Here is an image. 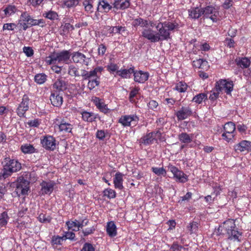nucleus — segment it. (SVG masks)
<instances>
[{
  "label": "nucleus",
  "instance_id": "nucleus-1",
  "mask_svg": "<svg viewBox=\"0 0 251 251\" xmlns=\"http://www.w3.org/2000/svg\"><path fill=\"white\" fill-rule=\"evenodd\" d=\"M37 180V176L34 172H25L17 179L15 192L18 196L27 194L29 190V183H34Z\"/></svg>",
  "mask_w": 251,
  "mask_h": 251
},
{
  "label": "nucleus",
  "instance_id": "nucleus-2",
  "mask_svg": "<svg viewBox=\"0 0 251 251\" xmlns=\"http://www.w3.org/2000/svg\"><path fill=\"white\" fill-rule=\"evenodd\" d=\"M218 231L223 234H226L229 240L240 242L242 233L238 231L235 222L228 219L224 222L218 228Z\"/></svg>",
  "mask_w": 251,
  "mask_h": 251
},
{
  "label": "nucleus",
  "instance_id": "nucleus-3",
  "mask_svg": "<svg viewBox=\"0 0 251 251\" xmlns=\"http://www.w3.org/2000/svg\"><path fill=\"white\" fill-rule=\"evenodd\" d=\"M178 24L171 22H159L156 26L158 32L157 37L159 38V41L169 39L171 31L177 28Z\"/></svg>",
  "mask_w": 251,
  "mask_h": 251
},
{
  "label": "nucleus",
  "instance_id": "nucleus-4",
  "mask_svg": "<svg viewBox=\"0 0 251 251\" xmlns=\"http://www.w3.org/2000/svg\"><path fill=\"white\" fill-rule=\"evenodd\" d=\"M71 54L69 50H63L60 52H54L46 57L45 61L48 65L60 63H67Z\"/></svg>",
  "mask_w": 251,
  "mask_h": 251
},
{
  "label": "nucleus",
  "instance_id": "nucleus-5",
  "mask_svg": "<svg viewBox=\"0 0 251 251\" xmlns=\"http://www.w3.org/2000/svg\"><path fill=\"white\" fill-rule=\"evenodd\" d=\"M139 120V117L136 114L125 115L122 116L119 119V123L123 126H135Z\"/></svg>",
  "mask_w": 251,
  "mask_h": 251
},
{
  "label": "nucleus",
  "instance_id": "nucleus-6",
  "mask_svg": "<svg viewBox=\"0 0 251 251\" xmlns=\"http://www.w3.org/2000/svg\"><path fill=\"white\" fill-rule=\"evenodd\" d=\"M217 90L221 92H224L227 95H231L233 89V83L226 79H220L216 83Z\"/></svg>",
  "mask_w": 251,
  "mask_h": 251
},
{
  "label": "nucleus",
  "instance_id": "nucleus-7",
  "mask_svg": "<svg viewBox=\"0 0 251 251\" xmlns=\"http://www.w3.org/2000/svg\"><path fill=\"white\" fill-rule=\"evenodd\" d=\"M203 16L210 19L213 22H217L220 20L219 10L214 7L208 6L202 9Z\"/></svg>",
  "mask_w": 251,
  "mask_h": 251
},
{
  "label": "nucleus",
  "instance_id": "nucleus-8",
  "mask_svg": "<svg viewBox=\"0 0 251 251\" xmlns=\"http://www.w3.org/2000/svg\"><path fill=\"white\" fill-rule=\"evenodd\" d=\"M170 171L174 175V177L177 182L180 183H185L188 180V176L184 174L182 171L179 170L176 166L169 165L168 166Z\"/></svg>",
  "mask_w": 251,
  "mask_h": 251
},
{
  "label": "nucleus",
  "instance_id": "nucleus-9",
  "mask_svg": "<svg viewBox=\"0 0 251 251\" xmlns=\"http://www.w3.org/2000/svg\"><path fill=\"white\" fill-rule=\"evenodd\" d=\"M29 99L27 95H24L23 97L22 100L19 106L18 107L16 112L17 115L20 117H25V113L29 109Z\"/></svg>",
  "mask_w": 251,
  "mask_h": 251
},
{
  "label": "nucleus",
  "instance_id": "nucleus-10",
  "mask_svg": "<svg viewBox=\"0 0 251 251\" xmlns=\"http://www.w3.org/2000/svg\"><path fill=\"white\" fill-rule=\"evenodd\" d=\"M56 141L55 138L50 135H46L41 140L42 147L47 150L53 151L56 148Z\"/></svg>",
  "mask_w": 251,
  "mask_h": 251
},
{
  "label": "nucleus",
  "instance_id": "nucleus-11",
  "mask_svg": "<svg viewBox=\"0 0 251 251\" xmlns=\"http://www.w3.org/2000/svg\"><path fill=\"white\" fill-rule=\"evenodd\" d=\"M56 125L59 131L63 133H71L74 128V126L71 122L65 119H62L60 121L56 120Z\"/></svg>",
  "mask_w": 251,
  "mask_h": 251
},
{
  "label": "nucleus",
  "instance_id": "nucleus-12",
  "mask_svg": "<svg viewBox=\"0 0 251 251\" xmlns=\"http://www.w3.org/2000/svg\"><path fill=\"white\" fill-rule=\"evenodd\" d=\"M112 8V6L110 5L106 0H99L97 7V11L95 14V17L97 19H99L100 15L99 13H107Z\"/></svg>",
  "mask_w": 251,
  "mask_h": 251
},
{
  "label": "nucleus",
  "instance_id": "nucleus-13",
  "mask_svg": "<svg viewBox=\"0 0 251 251\" xmlns=\"http://www.w3.org/2000/svg\"><path fill=\"white\" fill-rule=\"evenodd\" d=\"M71 55L75 63H79L88 66L91 61L90 58H87L84 54L79 51L74 52Z\"/></svg>",
  "mask_w": 251,
  "mask_h": 251
},
{
  "label": "nucleus",
  "instance_id": "nucleus-14",
  "mask_svg": "<svg viewBox=\"0 0 251 251\" xmlns=\"http://www.w3.org/2000/svg\"><path fill=\"white\" fill-rule=\"evenodd\" d=\"M131 25L132 26L136 28L139 26L144 28L148 27L149 25L153 27L154 26V22L138 17L137 18L133 19Z\"/></svg>",
  "mask_w": 251,
  "mask_h": 251
},
{
  "label": "nucleus",
  "instance_id": "nucleus-15",
  "mask_svg": "<svg viewBox=\"0 0 251 251\" xmlns=\"http://www.w3.org/2000/svg\"><path fill=\"white\" fill-rule=\"evenodd\" d=\"M133 76L134 80L136 82L144 83L148 79L150 75L148 72L134 70Z\"/></svg>",
  "mask_w": 251,
  "mask_h": 251
},
{
  "label": "nucleus",
  "instance_id": "nucleus-16",
  "mask_svg": "<svg viewBox=\"0 0 251 251\" xmlns=\"http://www.w3.org/2000/svg\"><path fill=\"white\" fill-rule=\"evenodd\" d=\"M54 185L55 183L52 181H43L40 183L41 194L43 195H50L53 190Z\"/></svg>",
  "mask_w": 251,
  "mask_h": 251
},
{
  "label": "nucleus",
  "instance_id": "nucleus-17",
  "mask_svg": "<svg viewBox=\"0 0 251 251\" xmlns=\"http://www.w3.org/2000/svg\"><path fill=\"white\" fill-rule=\"evenodd\" d=\"M142 36L151 42H159V38L157 37L156 32L151 28L144 29L142 31Z\"/></svg>",
  "mask_w": 251,
  "mask_h": 251
},
{
  "label": "nucleus",
  "instance_id": "nucleus-18",
  "mask_svg": "<svg viewBox=\"0 0 251 251\" xmlns=\"http://www.w3.org/2000/svg\"><path fill=\"white\" fill-rule=\"evenodd\" d=\"M236 152L249 151L251 150V142L247 140H242L234 146Z\"/></svg>",
  "mask_w": 251,
  "mask_h": 251
},
{
  "label": "nucleus",
  "instance_id": "nucleus-19",
  "mask_svg": "<svg viewBox=\"0 0 251 251\" xmlns=\"http://www.w3.org/2000/svg\"><path fill=\"white\" fill-rule=\"evenodd\" d=\"M50 100L51 103L56 107H60L63 102L62 96L58 92L52 91L50 96Z\"/></svg>",
  "mask_w": 251,
  "mask_h": 251
},
{
  "label": "nucleus",
  "instance_id": "nucleus-20",
  "mask_svg": "<svg viewBox=\"0 0 251 251\" xmlns=\"http://www.w3.org/2000/svg\"><path fill=\"white\" fill-rule=\"evenodd\" d=\"M192 114L191 109L189 107L183 106L176 112V115L178 121H182L190 116Z\"/></svg>",
  "mask_w": 251,
  "mask_h": 251
},
{
  "label": "nucleus",
  "instance_id": "nucleus-21",
  "mask_svg": "<svg viewBox=\"0 0 251 251\" xmlns=\"http://www.w3.org/2000/svg\"><path fill=\"white\" fill-rule=\"evenodd\" d=\"M80 114L82 115V120L85 122L92 123L96 121L97 119H100L99 115L93 112L84 110L80 112Z\"/></svg>",
  "mask_w": 251,
  "mask_h": 251
},
{
  "label": "nucleus",
  "instance_id": "nucleus-22",
  "mask_svg": "<svg viewBox=\"0 0 251 251\" xmlns=\"http://www.w3.org/2000/svg\"><path fill=\"white\" fill-rule=\"evenodd\" d=\"M93 101L97 108L100 112L104 114H108L110 112V110L108 108L107 105L104 103L103 100L98 97H95Z\"/></svg>",
  "mask_w": 251,
  "mask_h": 251
},
{
  "label": "nucleus",
  "instance_id": "nucleus-23",
  "mask_svg": "<svg viewBox=\"0 0 251 251\" xmlns=\"http://www.w3.org/2000/svg\"><path fill=\"white\" fill-rule=\"evenodd\" d=\"M5 166L13 173L16 172L21 169V163L15 159H9L6 163Z\"/></svg>",
  "mask_w": 251,
  "mask_h": 251
},
{
  "label": "nucleus",
  "instance_id": "nucleus-24",
  "mask_svg": "<svg viewBox=\"0 0 251 251\" xmlns=\"http://www.w3.org/2000/svg\"><path fill=\"white\" fill-rule=\"evenodd\" d=\"M106 231L108 235L113 238L117 235V228L113 221L108 222L106 226Z\"/></svg>",
  "mask_w": 251,
  "mask_h": 251
},
{
  "label": "nucleus",
  "instance_id": "nucleus-25",
  "mask_svg": "<svg viewBox=\"0 0 251 251\" xmlns=\"http://www.w3.org/2000/svg\"><path fill=\"white\" fill-rule=\"evenodd\" d=\"M52 88L55 92H59L65 90L67 88V85L65 80L62 78H58L52 85Z\"/></svg>",
  "mask_w": 251,
  "mask_h": 251
},
{
  "label": "nucleus",
  "instance_id": "nucleus-26",
  "mask_svg": "<svg viewBox=\"0 0 251 251\" xmlns=\"http://www.w3.org/2000/svg\"><path fill=\"white\" fill-rule=\"evenodd\" d=\"M124 175L120 172L117 173L113 179L114 187L116 189L122 190L124 188L123 185Z\"/></svg>",
  "mask_w": 251,
  "mask_h": 251
},
{
  "label": "nucleus",
  "instance_id": "nucleus-27",
  "mask_svg": "<svg viewBox=\"0 0 251 251\" xmlns=\"http://www.w3.org/2000/svg\"><path fill=\"white\" fill-rule=\"evenodd\" d=\"M135 68L131 66L129 69H121L117 71V75L123 78H129L131 75L134 72Z\"/></svg>",
  "mask_w": 251,
  "mask_h": 251
},
{
  "label": "nucleus",
  "instance_id": "nucleus-28",
  "mask_svg": "<svg viewBox=\"0 0 251 251\" xmlns=\"http://www.w3.org/2000/svg\"><path fill=\"white\" fill-rule=\"evenodd\" d=\"M129 0H114V7L117 9H125L130 6Z\"/></svg>",
  "mask_w": 251,
  "mask_h": 251
},
{
  "label": "nucleus",
  "instance_id": "nucleus-29",
  "mask_svg": "<svg viewBox=\"0 0 251 251\" xmlns=\"http://www.w3.org/2000/svg\"><path fill=\"white\" fill-rule=\"evenodd\" d=\"M189 16L192 19H198L202 15V9L198 7L192 8L188 10Z\"/></svg>",
  "mask_w": 251,
  "mask_h": 251
},
{
  "label": "nucleus",
  "instance_id": "nucleus-30",
  "mask_svg": "<svg viewBox=\"0 0 251 251\" xmlns=\"http://www.w3.org/2000/svg\"><path fill=\"white\" fill-rule=\"evenodd\" d=\"M193 65L196 68L203 70L207 69L209 67L208 62L203 59H199L193 61Z\"/></svg>",
  "mask_w": 251,
  "mask_h": 251
},
{
  "label": "nucleus",
  "instance_id": "nucleus-31",
  "mask_svg": "<svg viewBox=\"0 0 251 251\" xmlns=\"http://www.w3.org/2000/svg\"><path fill=\"white\" fill-rule=\"evenodd\" d=\"M21 22H25L29 26H34L36 19H34L26 12L23 13L20 17Z\"/></svg>",
  "mask_w": 251,
  "mask_h": 251
},
{
  "label": "nucleus",
  "instance_id": "nucleus-32",
  "mask_svg": "<svg viewBox=\"0 0 251 251\" xmlns=\"http://www.w3.org/2000/svg\"><path fill=\"white\" fill-rule=\"evenodd\" d=\"M104 68L101 66H97L93 70L89 71L91 79L92 78L100 79V75L103 71Z\"/></svg>",
  "mask_w": 251,
  "mask_h": 251
},
{
  "label": "nucleus",
  "instance_id": "nucleus-33",
  "mask_svg": "<svg viewBox=\"0 0 251 251\" xmlns=\"http://www.w3.org/2000/svg\"><path fill=\"white\" fill-rule=\"evenodd\" d=\"M105 28L107 30V34L121 33L126 30L125 27L122 26H106Z\"/></svg>",
  "mask_w": 251,
  "mask_h": 251
},
{
  "label": "nucleus",
  "instance_id": "nucleus-34",
  "mask_svg": "<svg viewBox=\"0 0 251 251\" xmlns=\"http://www.w3.org/2000/svg\"><path fill=\"white\" fill-rule=\"evenodd\" d=\"M21 151L25 154H31L36 152V150L33 145L29 144H25L21 146Z\"/></svg>",
  "mask_w": 251,
  "mask_h": 251
},
{
  "label": "nucleus",
  "instance_id": "nucleus-35",
  "mask_svg": "<svg viewBox=\"0 0 251 251\" xmlns=\"http://www.w3.org/2000/svg\"><path fill=\"white\" fill-rule=\"evenodd\" d=\"M236 63L242 69L248 68L251 65V61L247 57H242L239 58Z\"/></svg>",
  "mask_w": 251,
  "mask_h": 251
},
{
  "label": "nucleus",
  "instance_id": "nucleus-36",
  "mask_svg": "<svg viewBox=\"0 0 251 251\" xmlns=\"http://www.w3.org/2000/svg\"><path fill=\"white\" fill-rule=\"evenodd\" d=\"M207 99V94L202 93H200L194 96L192 99V101L198 104H201L202 101H205Z\"/></svg>",
  "mask_w": 251,
  "mask_h": 251
},
{
  "label": "nucleus",
  "instance_id": "nucleus-37",
  "mask_svg": "<svg viewBox=\"0 0 251 251\" xmlns=\"http://www.w3.org/2000/svg\"><path fill=\"white\" fill-rule=\"evenodd\" d=\"M178 139L183 143L188 144L192 141V135H190L185 132H182L178 135Z\"/></svg>",
  "mask_w": 251,
  "mask_h": 251
},
{
  "label": "nucleus",
  "instance_id": "nucleus-38",
  "mask_svg": "<svg viewBox=\"0 0 251 251\" xmlns=\"http://www.w3.org/2000/svg\"><path fill=\"white\" fill-rule=\"evenodd\" d=\"M66 225L69 229L77 231L79 230L80 226L78 225V221L76 220L74 221H68L66 222Z\"/></svg>",
  "mask_w": 251,
  "mask_h": 251
},
{
  "label": "nucleus",
  "instance_id": "nucleus-39",
  "mask_svg": "<svg viewBox=\"0 0 251 251\" xmlns=\"http://www.w3.org/2000/svg\"><path fill=\"white\" fill-rule=\"evenodd\" d=\"M17 11V8L14 5L9 4L3 9L5 17H9L14 14Z\"/></svg>",
  "mask_w": 251,
  "mask_h": 251
},
{
  "label": "nucleus",
  "instance_id": "nucleus-40",
  "mask_svg": "<svg viewBox=\"0 0 251 251\" xmlns=\"http://www.w3.org/2000/svg\"><path fill=\"white\" fill-rule=\"evenodd\" d=\"M153 139V136L151 132H150L146 135L143 136L140 140L139 143L144 145H150L152 143Z\"/></svg>",
  "mask_w": 251,
  "mask_h": 251
},
{
  "label": "nucleus",
  "instance_id": "nucleus-41",
  "mask_svg": "<svg viewBox=\"0 0 251 251\" xmlns=\"http://www.w3.org/2000/svg\"><path fill=\"white\" fill-rule=\"evenodd\" d=\"M198 223L196 222H192L189 223L187 226V229L190 234H196L198 231Z\"/></svg>",
  "mask_w": 251,
  "mask_h": 251
},
{
  "label": "nucleus",
  "instance_id": "nucleus-42",
  "mask_svg": "<svg viewBox=\"0 0 251 251\" xmlns=\"http://www.w3.org/2000/svg\"><path fill=\"white\" fill-rule=\"evenodd\" d=\"M188 85L183 81L177 82L175 87V89L180 93L185 92L188 89Z\"/></svg>",
  "mask_w": 251,
  "mask_h": 251
},
{
  "label": "nucleus",
  "instance_id": "nucleus-43",
  "mask_svg": "<svg viewBox=\"0 0 251 251\" xmlns=\"http://www.w3.org/2000/svg\"><path fill=\"white\" fill-rule=\"evenodd\" d=\"M151 170L153 173L159 176L165 177L167 175V172L163 167H152Z\"/></svg>",
  "mask_w": 251,
  "mask_h": 251
},
{
  "label": "nucleus",
  "instance_id": "nucleus-44",
  "mask_svg": "<svg viewBox=\"0 0 251 251\" xmlns=\"http://www.w3.org/2000/svg\"><path fill=\"white\" fill-rule=\"evenodd\" d=\"M43 16L50 20H54L57 19L58 16L56 12L50 10L44 12L43 14Z\"/></svg>",
  "mask_w": 251,
  "mask_h": 251
},
{
  "label": "nucleus",
  "instance_id": "nucleus-45",
  "mask_svg": "<svg viewBox=\"0 0 251 251\" xmlns=\"http://www.w3.org/2000/svg\"><path fill=\"white\" fill-rule=\"evenodd\" d=\"M47 77V76L45 74H38L35 75L34 80L37 83L42 84L46 81Z\"/></svg>",
  "mask_w": 251,
  "mask_h": 251
},
{
  "label": "nucleus",
  "instance_id": "nucleus-46",
  "mask_svg": "<svg viewBox=\"0 0 251 251\" xmlns=\"http://www.w3.org/2000/svg\"><path fill=\"white\" fill-rule=\"evenodd\" d=\"M223 128L224 132H231L235 133L236 129L235 125L231 122H229L224 125Z\"/></svg>",
  "mask_w": 251,
  "mask_h": 251
},
{
  "label": "nucleus",
  "instance_id": "nucleus-47",
  "mask_svg": "<svg viewBox=\"0 0 251 251\" xmlns=\"http://www.w3.org/2000/svg\"><path fill=\"white\" fill-rule=\"evenodd\" d=\"M68 71V74L72 76L77 77L80 75L78 72V68L73 65L69 66Z\"/></svg>",
  "mask_w": 251,
  "mask_h": 251
},
{
  "label": "nucleus",
  "instance_id": "nucleus-48",
  "mask_svg": "<svg viewBox=\"0 0 251 251\" xmlns=\"http://www.w3.org/2000/svg\"><path fill=\"white\" fill-rule=\"evenodd\" d=\"M103 196L107 197L108 199H113L116 197V193L115 190L111 188H107L103 191Z\"/></svg>",
  "mask_w": 251,
  "mask_h": 251
},
{
  "label": "nucleus",
  "instance_id": "nucleus-49",
  "mask_svg": "<svg viewBox=\"0 0 251 251\" xmlns=\"http://www.w3.org/2000/svg\"><path fill=\"white\" fill-rule=\"evenodd\" d=\"M63 241L64 240L62 236L61 237L58 235L53 236L51 238V243L52 246L55 247V246L61 245Z\"/></svg>",
  "mask_w": 251,
  "mask_h": 251
},
{
  "label": "nucleus",
  "instance_id": "nucleus-50",
  "mask_svg": "<svg viewBox=\"0 0 251 251\" xmlns=\"http://www.w3.org/2000/svg\"><path fill=\"white\" fill-rule=\"evenodd\" d=\"M38 220L42 223H49L51 222L52 218L50 215L44 213H41L38 217Z\"/></svg>",
  "mask_w": 251,
  "mask_h": 251
},
{
  "label": "nucleus",
  "instance_id": "nucleus-51",
  "mask_svg": "<svg viewBox=\"0 0 251 251\" xmlns=\"http://www.w3.org/2000/svg\"><path fill=\"white\" fill-rule=\"evenodd\" d=\"M13 173V172L8 168H7V167L4 165L3 169L0 173V179L7 178L8 176H10Z\"/></svg>",
  "mask_w": 251,
  "mask_h": 251
},
{
  "label": "nucleus",
  "instance_id": "nucleus-52",
  "mask_svg": "<svg viewBox=\"0 0 251 251\" xmlns=\"http://www.w3.org/2000/svg\"><path fill=\"white\" fill-rule=\"evenodd\" d=\"M100 84L99 79H90L87 84V87L90 90H93Z\"/></svg>",
  "mask_w": 251,
  "mask_h": 251
},
{
  "label": "nucleus",
  "instance_id": "nucleus-53",
  "mask_svg": "<svg viewBox=\"0 0 251 251\" xmlns=\"http://www.w3.org/2000/svg\"><path fill=\"white\" fill-rule=\"evenodd\" d=\"M235 133L231 132H224L222 135L223 139L227 142L231 141L235 137Z\"/></svg>",
  "mask_w": 251,
  "mask_h": 251
},
{
  "label": "nucleus",
  "instance_id": "nucleus-54",
  "mask_svg": "<svg viewBox=\"0 0 251 251\" xmlns=\"http://www.w3.org/2000/svg\"><path fill=\"white\" fill-rule=\"evenodd\" d=\"M119 68V67L117 64L112 62L109 63L106 66L107 70L110 73H114V72L117 73V71H119L118 70Z\"/></svg>",
  "mask_w": 251,
  "mask_h": 251
},
{
  "label": "nucleus",
  "instance_id": "nucleus-55",
  "mask_svg": "<svg viewBox=\"0 0 251 251\" xmlns=\"http://www.w3.org/2000/svg\"><path fill=\"white\" fill-rule=\"evenodd\" d=\"M8 216L7 212H2L0 216V225L4 226L7 224Z\"/></svg>",
  "mask_w": 251,
  "mask_h": 251
},
{
  "label": "nucleus",
  "instance_id": "nucleus-56",
  "mask_svg": "<svg viewBox=\"0 0 251 251\" xmlns=\"http://www.w3.org/2000/svg\"><path fill=\"white\" fill-rule=\"evenodd\" d=\"M139 89L137 87L133 88L130 92L129 96V100L130 102L133 103L135 102L134 97L138 93Z\"/></svg>",
  "mask_w": 251,
  "mask_h": 251
},
{
  "label": "nucleus",
  "instance_id": "nucleus-57",
  "mask_svg": "<svg viewBox=\"0 0 251 251\" xmlns=\"http://www.w3.org/2000/svg\"><path fill=\"white\" fill-rule=\"evenodd\" d=\"M41 123V120L39 119H34L29 121L27 125L30 127H38Z\"/></svg>",
  "mask_w": 251,
  "mask_h": 251
},
{
  "label": "nucleus",
  "instance_id": "nucleus-58",
  "mask_svg": "<svg viewBox=\"0 0 251 251\" xmlns=\"http://www.w3.org/2000/svg\"><path fill=\"white\" fill-rule=\"evenodd\" d=\"M220 92V91L217 90L216 86H215V89L210 92L209 99L212 100H216L218 98Z\"/></svg>",
  "mask_w": 251,
  "mask_h": 251
},
{
  "label": "nucleus",
  "instance_id": "nucleus-59",
  "mask_svg": "<svg viewBox=\"0 0 251 251\" xmlns=\"http://www.w3.org/2000/svg\"><path fill=\"white\" fill-rule=\"evenodd\" d=\"M81 251H95V249L91 244L86 243L84 244Z\"/></svg>",
  "mask_w": 251,
  "mask_h": 251
},
{
  "label": "nucleus",
  "instance_id": "nucleus-60",
  "mask_svg": "<svg viewBox=\"0 0 251 251\" xmlns=\"http://www.w3.org/2000/svg\"><path fill=\"white\" fill-rule=\"evenodd\" d=\"M64 241L66 239L74 240L75 238V234L71 231L65 232L64 235L62 236Z\"/></svg>",
  "mask_w": 251,
  "mask_h": 251
},
{
  "label": "nucleus",
  "instance_id": "nucleus-61",
  "mask_svg": "<svg viewBox=\"0 0 251 251\" xmlns=\"http://www.w3.org/2000/svg\"><path fill=\"white\" fill-rule=\"evenodd\" d=\"M16 27V25L14 23H6L4 24L2 27L3 30H13Z\"/></svg>",
  "mask_w": 251,
  "mask_h": 251
},
{
  "label": "nucleus",
  "instance_id": "nucleus-62",
  "mask_svg": "<svg viewBox=\"0 0 251 251\" xmlns=\"http://www.w3.org/2000/svg\"><path fill=\"white\" fill-rule=\"evenodd\" d=\"M95 228L94 226L91 227L86 228L82 230V232L84 236H87L90 234H91L94 232Z\"/></svg>",
  "mask_w": 251,
  "mask_h": 251
},
{
  "label": "nucleus",
  "instance_id": "nucleus-63",
  "mask_svg": "<svg viewBox=\"0 0 251 251\" xmlns=\"http://www.w3.org/2000/svg\"><path fill=\"white\" fill-rule=\"evenodd\" d=\"M106 48L103 44H100L98 49V53L99 56H102L106 52Z\"/></svg>",
  "mask_w": 251,
  "mask_h": 251
},
{
  "label": "nucleus",
  "instance_id": "nucleus-64",
  "mask_svg": "<svg viewBox=\"0 0 251 251\" xmlns=\"http://www.w3.org/2000/svg\"><path fill=\"white\" fill-rule=\"evenodd\" d=\"M75 29V26L70 23H65L63 26V30L65 32H69Z\"/></svg>",
  "mask_w": 251,
  "mask_h": 251
}]
</instances>
